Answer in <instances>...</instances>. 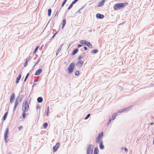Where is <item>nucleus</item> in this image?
Returning <instances> with one entry per match:
<instances>
[{"mask_svg": "<svg viewBox=\"0 0 154 154\" xmlns=\"http://www.w3.org/2000/svg\"><path fill=\"white\" fill-rule=\"evenodd\" d=\"M103 136V132H102L99 134L98 136L96 138L95 140L97 144L103 142L102 141Z\"/></svg>", "mask_w": 154, "mask_h": 154, "instance_id": "nucleus-1", "label": "nucleus"}, {"mask_svg": "<svg viewBox=\"0 0 154 154\" xmlns=\"http://www.w3.org/2000/svg\"><path fill=\"white\" fill-rule=\"evenodd\" d=\"M29 108V106L28 103L27 101L23 102L22 106V111L23 112H27Z\"/></svg>", "mask_w": 154, "mask_h": 154, "instance_id": "nucleus-2", "label": "nucleus"}, {"mask_svg": "<svg viewBox=\"0 0 154 154\" xmlns=\"http://www.w3.org/2000/svg\"><path fill=\"white\" fill-rule=\"evenodd\" d=\"M128 4V3L125 2V3H118L116 4L114 6L113 8L114 10H116L119 8L122 7L124 8V5H126Z\"/></svg>", "mask_w": 154, "mask_h": 154, "instance_id": "nucleus-3", "label": "nucleus"}, {"mask_svg": "<svg viewBox=\"0 0 154 154\" xmlns=\"http://www.w3.org/2000/svg\"><path fill=\"white\" fill-rule=\"evenodd\" d=\"M75 63H72L69 65L68 69L69 73V74H71L73 72L74 68Z\"/></svg>", "mask_w": 154, "mask_h": 154, "instance_id": "nucleus-4", "label": "nucleus"}, {"mask_svg": "<svg viewBox=\"0 0 154 154\" xmlns=\"http://www.w3.org/2000/svg\"><path fill=\"white\" fill-rule=\"evenodd\" d=\"M80 43L81 44L86 45L91 48H93L92 45L90 44V42L86 41L81 40L80 41Z\"/></svg>", "mask_w": 154, "mask_h": 154, "instance_id": "nucleus-5", "label": "nucleus"}, {"mask_svg": "<svg viewBox=\"0 0 154 154\" xmlns=\"http://www.w3.org/2000/svg\"><path fill=\"white\" fill-rule=\"evenodd\" d=\"M93 149L92 145L89 144L88 145L87 148V154H92Z\"/></svg>", "mask_w": 154, "mask_h": 154, "instance_id": "nucleus-6", "label": "nucleus"}, {"mask_svg": "<svg viewBox=\"0 0 154 154\" xmlns=\"http://www.w3.org/2000/svg\"><path fill=\"white\" fill-rule=\"evenodd\" d=\"M60 146V143H57L55 146L53 147V151L54 152H56L58 148Z\"/></svg>", "mask_w": 154, "mask_h": 154, "instance_id": "nucleus-7", "label": "nucleus"}, {"mask_svg": "<svg viewBox=\"0 0 154 154\" xmlns=\"http://www.w3.org/2000/svg\"><path fill=\"white\" fill-rule=\"evenodd\" d=\"M83 63V61L82 60H80V57H79V61L76 63V65L78 66H81L82 65Z\"/></svg>", "mask_w": 154, "mask_h": 154, "instance_id": "nucleus-8", "label": "nucleus"}, {"mask_svg": "<svg viewBox=\"0 0 154 154\" xmlns=\"http://www.w3.org/2000/svg\"><path fill=\"white\" fill-rule=\"evenodd\" d=\"M15 94L14 93H12L10 97V101L11 103H13L14 102V101L15 99Z\"/></svg>", "mask_w": 154, "mask_h": 154, "instance_id": "nucleus-9", "label": "nucleus"}, {"mask_svg": "<svg viewBox=\"0 0 154 154\" xmlns=\"http://www.w3.org/2000/svg\"><path fill=\"white\" fill-rule=\"evenodd\" d=\"M9 128H7L5 131V132L4 134L5 139V140H6L7 138L8 137V133Z\"/></svg>", "mask_w": 154, "mask_h": 154, "instance_id": "nucleus-10", "label": "nucleus"}, {"mask_svg": "<svg viewBox=\"0 0 154 154\" xmlns=\"http://www.w3.org/2000/svg\"><path fill=\"white\" fill-rule=\"evenodd\" d=\"M42 69L40 68L37 70L35 74V75H39L42 72Z\"/></svg>", "mask_w": 154, "mask_h": 154, "instance_id": "nucleus-11", "label": "nucleus"}, {"mask_svg": "<svg viewBox=\"0 0 154 154\" xmlns=\"http://www.w3.org/2000/svg\"><path fill=\"white\" fill-rule=\"evenodd\" d=\"M96 16L97 18L101 19H103L104 17L103 15L98 13L96 14Z\"/></svg>", "mask_w": 154, "mask_h": 154, "instance_id": "nucleus-12", "label": "nucleus"}, {"mask_svg": "<svg viewBox=\"0 0 154 154\" xmlns=\"http://www.w3.org/2000/svg\"><path fill=\"white\" fill-rule=\"evenodd\" d=\"M105 0H102L98 5V7H100L103 6L104 4Z\"/></svg>", "mask_w": 154, "mask_h": 154, "instance_id": "nucleus-13", "label": "nucleus"}, {"mask_svg": "<svg viewBox=\"0 0 154 154\" xmlns=\"http://www.w3.org/2000/svg\"><path fill=\"white\" fill-rule=\"evenodd\" d=\"M21 75L20 74H19L18 76L17 77V80L16 81V83H19L20 80V79L21 78Z\"/></svg>", "mask_w": 154, "mask_h": 154, "instance_id": "nucleus-14", "label": "nucleus"}, {"mask_svg": "<svg viewBox=\"0 0 154 154\" xmlns=\"http://www.w3.org/2000/svg\"><path fill=\"white\" fill-rule=\"evenodd\" d=\"M99 152V150L97 147H95L94 151V154H98Z\"/></svg>", "mask_w": 154, "mask_h": 154, "instance_id": "nucleus-15", "label": "nucleus"}, {"mask_svg": "<svg viewBox=\"0 0 154 154\" xmlns=\"http://www.w3.org/2000/svg\"><path fill=\"white\" fill-rule=\"evenodd\" d=\"M103 142H101L99 143L100 144L99 147L101 149H103L104 148V146L103 144Z\"/></svg>", "mask_w": 154, "mask_h": 154, "instance_id": "nucleus-16", "label": "nucleus"}, {"mask_svg": "<svg viewBox=\"0 0 154 154\" xmlns=\"http://www.w3.org/2000/svg\"><path fill=\"white\" fill-rule=\"evenodd\" d=\"M37 101L39 103H41L43 101V99L41 97H39L37 99Z\"/></svg>", "mask_w": 154, "mask_h": 154, "instance_id": "nucleus-17", "label": "nucleus"}, {"mask_svg": "<svg viewBox=\"0 0 154 154\" xmlns=\"http://www.w3.org/2000/svg\"><path fill=\"white\" fill-rule=\"evenodd\" d=\"M66 21L65 19H64L63 20V23L62 26V28L63 29L65 25L66 24Z\"/></svg>", "mask_w": 154, "mask_h": 154, "instance_id": "nucleus-18", "label": "nucleus"}, {"mask_svg": "<svg viewBox=\"0 0 154 154\" xmlns=\"http://www.w3.org/2000/svg\"><path fill=\"white\" fill-rule=\"evenodd\" d=\"M78 50V49H75L72 52V55L75 54L77 52Z\"/></svg>", "mask_w": 154, "mask_h": 154, "instance_id": "nucleus-19", "label": "nucleus"}, {"mask_svg": "<svg viewBox=\"0 0 154 154\" xmlns=\"http://www.w3.org/2000/svg\"><path fill=\"white\" fill-rule=\"evenodd\" d=\"M8 111L6 112V113H5V115L4 116V117H3V120H5V119H6V117H7V115H8Z\"/></svg>", "mask_w": 154, "mask_h": 154, "instance_id": "nucleus-20", "label": "nucleus"}, {"mask_svg": "<svg viewBox=\"0 0 154 154\" xmlns=\"http://www.w3.org/2000/svg\"><path fill=\"white\" fill-rule=\"evenodd\" d=\"M51 9H49L48 10V15L49 16L51 15Z\"/></svg>", "mask_w": 154, "mask_h": 154, "instance_id": "nucleus-21", "label": "nucleus"}, {"mask_svg": "<svg viewBox=\"0 0 154 154\" xmlns=\"http://www.w3.org/2000/svg\"><path fill=\"white\" fill-rule=\"evenodd\" d=\"M48 126V124L47 122L45 123L43 125V127L44 128L46 129Z\"/></svg>", "mask_w": 154, "mask_h": 154, "instance_id": "nucleus-22", "label": "nucleus"}, {"mask_svg": "<svg viewBox=\"0 0 154 154\" xmlns=\"http://www.w3.org/2000/svg\"><path fill=\"white\" fill-rule=\"evenodd\" d=\"M18 104V102H17V100L16 99L15 103V106L14 109H15L16 106H17Z\"/></svg>", "mask_w": 154, "mask_h": 154, "instance_id": "nucleus-23", "label": "nucleus"}, {"mask_svg": "<svg viewBox=\"0 0 154 154\" xmlns=\"http://www.w3.org/2000/svg\"><path fill=\"white\" fill-rule=\"evenodd\" d=\"M79 74V70L76 71L75 72V75H78Z\"/></svg>", "mask_w": 154, "mask_h": 154, "instance_id": "nucleus-24", "label": "nucleus"}, {"mask_svg": "<svg viewBox=\"0 0 154 154\" xmlns=\"http://www.w3.org/2000/svg\"><path fill=\"white\" fill-rule=\"evenodd\" d=\"M39 48V46H37L36 48L35 49L33 53L34 54H35L37 51V50L38 49V48Z\"/></svg>", "mask_w": 154, "mask_h": 154, "instance_id": "nucleus-25", "label": "nucleus"}, {"mask_svg": "<svg viewBox=\"0 0 154 154\" xmlns=\"http://www.w3.org/2000/svg\"><path fill=\"white\" fill-rule=\"evenodd\" d=\"M116 114H114L112 117V120L116 118Z\"/></svg>", "mask_w": 154, "mask_h": 154, "instance_id": "nucleus-26", "label": "nucleus"}, {"mask_svg": "<svg viewBox=\"0 0 154 154\" xmlns=\"http://www.w3.org/2000/svg\"><path fill=\"white\" fill-rule=\"evenodd\" d=\"M98 51L97 50H93L92 51V52L93 53H97Z\"/></svg>", "mask_w": 154, "mask_h": 154, "instance_id": "nucleus-27", "label": "nucleus"}, {"mask_svg": "<svg viewBox=\"0 0 154 154\" xmlns=\"http://www.w3.org/2000/svg\"><path fill=\"white\" fill-rule=\"evenodd\" d=\"M74 4H72H72L70 5V6L69 7L68 9L69 10L73 6V5Z\"/></svg>", "mask_w": 154, "mask_h": 154, "instance_id": "nucleus-28", "label": "nucleus"}, {"mask_svg": "<svg viewBox=\"0 0 154 154\" xmlns=\"http://www.w3.org/2000/svg\"><path fill=\"white\" fill-rule=\"evenodd\" d=\"M26 112H23L22 114L23 117V118H25L26 115V114L25 113Z\"/></svg>", "mask_w": 154, "mask_h": 154, "instance_id": "nucleus-29", "label": "nucleus"}, {"mask_svg": "<svg viewBox=\"0 0 154 154\" xmlns=\"http://www.w3.org/2000/svg\"><path fill=\"white\" fill-rule=\"evenodd\" d=\"M67 0H64V1L63 2L62 5L61 7H63L64 5L66 3V1Z\"/></svg>", "mask_w": 154, "mask_h": 154, "instance_id": "nucleus-30", "label": "nucleus"}, {"mask_svg": "<svg viewBox=\"0 0 154 154\" xmlns=\"http://www.w3.org/2000/svg\"><path fill=\"white\" fill-rule=\"evenodd\" d=\"M61 48H59L58 49L57 52V54L61 51Z\"/></svg>", "mask_w": 154, "mask_h": 154, "instance_id": "nucleus-31", "label": "nucleus"}, {"mask_svg": "<svg viewBox=\"0 0 154 154\" xmlns=\"http://www.w3.org/2000/svg\"><path fill=\"white\" fill-rule=\"evenodd\" d=\"M90 116V114H89L85 118V119H87Z\"/></svg>", "mask_w": 154, "mask_h": 154, "instance_id": "nucleus-32", "label": "nucleus"}, {"mask_svg": "<svg viewBox=\"0 0 154 154\" xmlns=\"http://www.w3.org/2000/svg\"><path fill=\"white\" fill-rule=\"evenodd\" d=\"M29 73H28L27 74V75H26L25 79H24V81H26V80L27 79V78L28 76H29Z\"/></svg>", "mask_w": 154, "mask_h": 154, "instance_id": "nucleus-33", "label": "nucleus"}, {"mask_svg": "<svg viewBox=\"0 0 154 154\" xmlns=\"http://www.w3.org/2000/svg\"><path fill=\"white\" fill-rule=\"evenodd\" d=\"M23 128V127L22 126H20L18 127V129L19 130H21Z\"/></svg>", "mask_w": 154, "mask_h": 154, "instance_id": "nucleus-34", "label": "nucleus"}, {"mask_svg": "<svg viewBox=\"0 0 154 154\" xmlns=\"http://www.w3.org/2000/svg\"><path fill=\"white\" fill-rule=\"evenodd\" d=\"M78 1V0H75L74 1L72 2V4H75V3H76Z\"/></svg>", "mask_w": 154, "mask_h": 154, "instance_id": "nucleus-35", "label": "nucleus"}, {"mask_svg": "<svg viewBox=\"0 0 154 154\" xmlns=\"http://www.w3.org/2000/svg\"><path fill=\"white\" fill-rule=\"evenodd\" d=\"M49 111V107H48V108H47V116H48V115Z\"/></svg>", "mask_w": 154, "mask_h": 154, "instance_id": "nucleus-36", "label": "nucleus"}, {"mask_svg": "<svg viewBox=\"0 0 154 154\" xmlns=\"http://www.w3.org/2000/svg\"><path fill=\"white\" fill-rule=\"evenodd\" d=\"M30 58H27L26 59V62H28V61L30 60Z\"/></svg>", "mask_w": 154, "mask_h": 154, "instance_id": "nucleus-37", "label": "nucleus"}, {"mask_svg": "<svg viewBox=\"0 0 154 154\" xmlns=\"http://www.w3.org/2000/svg\"><path fill=\"white\" fill-rule=\"evenodd\" d=\"M27 62H26L24 64V67H26L27 66Z\"/></svg>", "mask_w": 154, "mask_h": 154, "instance_id": "nucleus-38", "label": "nucleus"}, {"mask_svg": "<svg viewBox=\"0 0 154 154\" xmlns=\"http://www.w3.org/2000/svg\"><path fill=\"white\" fill-rule=\"evenodd\" d=\"M124 149H125V151L126 152H128V150L127 149V148H126L125 147V148H124Z\"/></svg>", "mask_w": 154, "mask_h": 154, "instance_id": "nucleus-39", "label": "nucleus"}, {"mask_svg": "<svg viewBox=\"0 0 154 154\" xmlns=\"http://www.w3.org/2000/svg\"><path fill=\"white\" fill-rule=\"evenodd\" d=\"M82 46V45H80V44H79V45H78V46H78V48H80V47H81Z\"/></svg>", "mask_w": 154, "mask_h": 154, "instance_id": "nucleus-40", "label": "nucleus"}, {"mask_svg": "<svg viewBox=\"0 0 154 154\" xmlns=\"http://www.w3.org/2000/svg\"><path fill=\"white\" fill-rule=\"evenodd\" d=\"M84 48L85 50H86L87 49V48L86 47H84Z\"/></svg>", "mask_w": 154, "mask_h": 154, "instance_id": "nucleus-41", "label": "nucleus"}, {"mask_svg": "<svg viewBox=\"0 0 154 154\" xmlns=\"http://www.w3.org/2000/svg\"><path fill=\"white\" fill-rule=\"evenodd\" d=\"M57 33V32H56L55 33L54 35V36H55V35Z\"/></svg>", "mask_w": 154, "mask_h": 154, "instance_id": "nucleus-42", "label": "nucleus"}, {"mask_svg": "<svg viewBox=\"0 0 154 154\" xmlns=\"http://www.w3.org/2000/svg\"><path fill=\"white\" fill-rule=\"evenodd\" d=\"M111 119H110L109 120V123H110L111 122Z\"/></svg>", "mask_w": 154, "mask_h": 154, "instance_id": "nucleus-43", "label": "nucleus"}, {"mask_svg": "<svg viewBox=\"0 0 154 154\" xmlns=\"http://www.w3.org/2000/svg\"><path fill=\"white\" fill-rule=\"evenodd\" d=\"M38 63V62H37V63L35 64V65H36V64H37Z\"/></svg>", "mask_w": 154, "mask_h": 154, "instance_id": "nucleus-44", "label": "nucleus"}, {"mask_svg": "<svg viewBox=\"0 0 154 154\" xmlns=\"http://www.w3.org/2000/svg\"><path fill=\"white\" fill-rule=\"evenodd\" d=\"M153 124V123H150V125H152V124Z\"/></svg>", "mask_w": 154, "mask_h": 154, "instance_id": "nucleus-45", "label": "nucleus"}, {"mask_svg": "<svg viewBox=\"0 0 154 154\" xmlns=\"http://www.w3.org/2000/svg\"><path fill=\"white\" fill-rule=\"evenodd\" d=\"M54 36V35H53V36L52 37V38H53Z\"/></svg>", "mask_w": 154, "mask_h": 154, "instance_id": "nucleus-46", "label": "nucleus"}]
</instances>
